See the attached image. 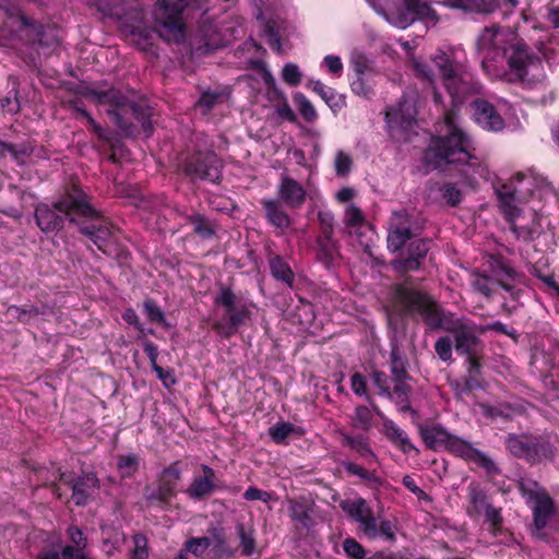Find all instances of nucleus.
Returning a JSON list of instances; mask_svg holds the SVG:
<instances>
[{"mask_svg": "<svg viewBox=\"0 0 559 559\" xmlns=\"http://www.w3.org/2000/svg\"><path fill=\"white\" fill-rule=\"evenodd\" d=\"M533 501L535 502L533 509L534 524L538 530H542L555 512L554 501L547 491L540 492Z\"/></svg>", "mask_w": 559, "mask_h": 559, "instance_id": "35", "label": "nucleus"}, {"mask_svg": "<svg viewBox=\"0 0 559 559\" xmlns=\"http://www.w3.org/2000/svg\"><path fill=\"white\" fill-rule=\"evenodd\" d=\"M521 493L528 500L536 499L540 492H545L546 489L540 487L539 484L533 479H522L519 484Z\"/></svg>", "mask_w": 559, "mask_h": 559, "instance_id": "63", "label": "nucleus"}, {"mask_svg": "<svg viewBox=\"0 0 559 559\" xmlns=\"http://www.w3.org/2000/svg\"><path fill=\"white\" fill-rule=\"evenodd\" d=\"M263 33L271 49L280 52L282 50V41L276 21L273 19L266 20L263 25Z\"/></svg>", "mask_w": 559, "mask_h": 559, "instance_id": "50", "label": "nucleus"}, {"mask_svg": "<svg viewBox=\"0 0 559 559\" xmlns=\"http://www.w3.org/2000/svg\"><path fill=\"white\" fill-rule=\"evenodd\" d=\"M372 420L373 415L369 407L365 405H358L355 407L354 414L352 416L353 427L362 431H369L372 428Z\"/></svg>", "mask_w": 559, "mask_h": 559, "instance_id": "47", "label": "nucleus"}, {"mask_svg": "<svg viewBox=\"0 0 559 559\" xmlns=\"http://www.w3.org/2000/svg\"><path fill=\"white\" fill-rule=\"evenodd\" d=\"M261 205L266 222L275 228L276 236H282L292 225V219L283 209L280 201L273 199H263Z\"/></svg>", "mask_w": 559, "mask_h": 559, "instance_id": "26", "label": "nucleus"}, {"mask_svg": "<svg viewBox=\"0 0 559 559\" xmlns=\"http://www.w3.org/2000/svg\"><path fill=\"white\" fill-rule=\"evenodd\" d=\"M474 121L488 132H501L506 121L497 108L485 98H476L471 103Z\"/></svg>", "mask_w": 559, "mask_h": 559, "instance_id": "19", "label": "nucleus"}, {"mask_svg": "<svg viewBox=\"0 0 559 559\" xmlns=\"http://www.w3.org/2000/svg\"><path fill=\"white\" fill-rule=\"evenodd\" d=\"M96 214L91 197L78 185L72 183L57 201L38 203L34 218L37 227L45 234H57L64 227L66 221L79 224L81 217Z\"/></svg>", "mask_w": 559, "mask_h": 559, "instance_id": "4", "label": "nucleus"}, {"mask_svg": "<svg viewBox=\"0 0 559 559\" xmlns=\"http://www.w3.org/2000/svg\"><path fill=\"white\" fill-rule=\"evenodd\" d=\"M428 251L429 240H413L407 247V257L395 260L393 266L399 272L417 271L420 269Z\"/></svg>", "mask_w": 559, "mask_h": 559, "instance_id": "24", "label": "nucleus"}, {"mask_svg": "<svg viewBox=\"0 0 559 559\" xmlns=\"http://www.w3.org/2000/svg\"><path fill=\"white\" fill-rule=\"evenodd\" d=\"M133 549L130 559H147L148 558V540L145 534L138 532L132 536Z\"/></svg>", "mask_w": 559, "mask_h": 559, "instance_id": "54", "label": "nucleus"}, {"mask_svg": "<svg viewBox=\"0 0 559 559\" xmlns=\"http://www.w3.org/2000/svg\"><path fill=\"white\" fill-rule=\"evenodd\" d=\"M293 99L306 121L311 122L317 118L313 105L301 92L295 93Z\"/></svg>", "mask_w": 559, "mask_h": 559, "instance_id": "55", "label": "nucleus"}, {"mask_svg": "<svg viewBox=\"0 0 559 559\" xmlns=\"http://www.w3.org/2000/svg\"><path fill=\"white\" fill-rule=\"evenodd\" d=\"M80 233L85 235L103 253L110 255L117 243L119 228L114 226L97 210L96 214L81 217L79 221Z\"/></svg>", "mask_w": 559, "mask_h": 559, "instance_id": "14", "label": "nucleus"}, {"mask_svg": "<svg viewBox=\"0 0 559 559\" xmlns=\"http://www.w3.org/2000/svg\"><path fill=\"white\" fill-rule=\"evenodd\" d=\"M200 469L202 474L194 475L189 486L183 490L192 501H205L214 492L226 488V485L216 481L215 471L211 466L201 464Z\"/></svg>", "mask_w": 559, "mask_h": 559, "instance_id": "17", "label": "nucleus"}, {"mask_svg": "<svg viewBox=\"0 0 559 559\" xmlns=\"http://www.w3.org/2000/svg\"><path fill=\"white\" fill-rule=\"evenodd\" d=\"M223 160L213 150V142L204 133H194L185 153L181 164L182 173L191 180L221 183L223 179Z\"/></svg>", "mask_w": 559, "mask_h": 559, "instance_id": "5", "label": "nucleus"}, {"mask_svg": "<svg viewBox=\"0 0 559 559\" xmlns=\"http://www.w3.org/2000/svg\"><path fill=\"white\" fill-rule=\"evenodd\" d=\"M270 271L272 276L287 284L289 287L294 286L295 274L289 264L281 255H274L270 259Z\"/></svg>", "mask_w": 559, "mask_h": 559, "instance_id": "40", "label": "nucleus"}, {"mask_svg": "<svg viewBox=\"0 0 559 559\" xmlns=\"http://www.w3.org/2000/svg\"><path fill=\"white\" fill-rule=\"evenodd\" d=\"M524 177V174L516 173L508 181H497L493 183V191L497 198V206L504 221L510 225L511 231L516 237L521 236L520 227L515 222L521 216L522 209L520 207L521 200L519 198V191L514 182H521Z\"/></svg>", "mask_w": 559, "mask_h": 559, "instance_id": "13", "label": "nucleus"}, {"mask_svg": "<svg viewBox=\"0 0 559 559\" xmlns=\"http://www.w3.org/2000/svg\"><path fill=\"white\" fill-rule=\"evenodd\" d=\"M457 110L452 107L445 110L443 121L432 135L429 145L424 151L425 165L439 171L457 169L463 175H483L485 168L475 155L471 138L456 123Z\"/></svg>", "mask_w": 559, "mask_h": 559, "instance_id": "3", "label": "nucleus"}, {"mask_svg": "<svg viewBox=\"0 0 559 559\" xmlns=\"http://www.w3.org/2000/svg\"><path fill=\"white\" fill-rule=\"evenodd\" d=\"M183 10L185 5L179 1L157 0L154 21L162 38L177 44L185 40L187 27L182 17Z\"/></svg>", "mask_w": 559, "mask_h": 559, "instance_id": "11", "label": "nucleus"}, {"mask_svg": "<svg viewBox=\"0 0 559 559\" xmlns=\"http://www.w3.org/2000/svg\"><path fill=\"white\" fill-rule=\"evenodd\" d=\"M342 466L348 476H357L372 490H379L383 486L384 480L376 471H370L354 461H343Z\"/></svg>", "mask_w": 559, "mask_h": 559, "instance_id": "30", "label": "nucleus"}, {"mask_svg": "<svg viewBox=\"0 0 559 559\" xmlns=\"http://www.w3.org/2000/svg\"><path fill=\"white\" fill-rule=\"evenodd\" d=\"M353 167V158L348 153H345L344 151H337L335 160H334V168L335 174L337 177L344 178L346 177Z\"/></svg>", "mask_w": 559, "mask_h": 559, "instance_id": "57", "label": "nucleus"}, {"mask_svg": "<svg viewBox=\"0 0 559 559\" xmlns=\"http://www.w3.org/2000/svg\"><path fill=\"white\" fill-rule=\"evenodd\" d=\"M312 91L318 94L324 103L332 109H340L344 100L337 95L334 88L324 85L321 81H311Z\"/></svg>", "mask_w": 559, "mask_h": 559, "instance_id": "44", "label": "nucleus"}, {"mask_svg": "<svg viewBox=\"0 0 559 559\" xmlns=\"http://www.w3.org/2000/svg\"><path fill=\"white\" fill-rule=\"evenodd\" d=\"M432 61L439 69L444 84L457 72L454 61L443 51L436 53Z\"/></svg>", "mask_w": 559, "mask_h": 559, "instance_id": "46", "label": "nucleus"}, {"mask_svg": "<svg viewBox=\"0 0 559 559\" xmlns=\"http://www.w3.org/2000/svg\"><path fill=\"white\" fill-rule=\"evenodd\" d=\"M343 550L352 559H365L366 550L364 546L353 537H347L343 542Z\"/></svg>", "mask_w": 559, "mask_h": 559, "instance_id": "61", "label": "nucleus"}, {"mask_svg": "<svg viewBox=\"0 0 559 559\" xmlns=\"http://www.w3.org/2000/svg\"><path fill=\"white\" fill-rule=\"evenodd\" d=\"M443 4L467 13L483 14L491 13L498 8V3L495 0H444Z\"/></svg>", "mask_w": 559, "mask_h": 559, "instance_id": "33", "label": "nucleus"}, {"mask_svg": "<svg viewBox=\"0 0 559 559\" xmlns=\"http://www.w3.org/2000/svg\"><path fill=\"white\" fill-rule=\"evenodd\" d=\"M288 503V512L292 521L296 523L298 527L310 528L313 525L312 504L304 498L290 499Z\"/></svg>", "mask_w": 559, "mask_h": 559, "instance_id": "31", "label": "nucleus"}, {"mask_svg": "<svg viewBox=\"0 0 559 559\" xmlns=\"http://www.w3.org/2000/svg\"><path fill=\"white\" fill-rule=\"evenodd\" d=\"M350 88L354 94L365 98H371L374 95L372 87L365 82L364 75H355L350 81Z\"/></svg>", "mask_w": 559, "mask_h": 559, "instance_id": "64", "label": "nucleus"}, {"mask_svg": "<svg viewBox=\"0 0 559 559\" xmlns=\"http://www.w3.org/2000/svg\"><path fill=\"white\" fill-rule=\"evenodd\" d=\"M467 498L469 507L467 508V514L469 516L480 515L483 511L490 506L486 491L481 488L477 481H471L467 486Z\"/></svg>", "mask_w": 559, "mask_h": 559, "instance_id": "36", "label": "nucleus"}, {"mask_svg": "<svg viewBox=\"0 0 559 559\" xmlns=\"http://www.w3.org/2000/svg\"><path fill=\"white\" fill-rule=\"evenodd\" d=\"M442 199L448 205L454 207L457 206L463 200L462 191L451 182L444 183L441 189Z\"/></svg>", "mask_w": 559, "mask_h": 559, "instance_id": "56", "label": "nucleus"}, {"mask_svg": "<svg viewBox=\"0 0 559 559\" xmlns=\"http://www.w3.org/2000/svg\"><path fill=\"white\" fill-rule=\"evenodd\" d=\"M143 311L151 323L163 325L164 328L169 326L164 311L153 298H146L143 301Z\"/></svg>", "mask_w": 559, "mask_h": 559, "instance_id": "49", "label": "nucleus"}, {"mask_svg": "<svg viewBox=\"0 0 559 559\" xmlns=\"http://www.w3.org/2000/svg\"><path fill=\"white\" fill-rule=\"evenodd\" d=\"M60 481L72 489V500L75 506L84 507L90 502L92 492L99 488V479L95 473H84L78 477L60 473Z\"/></svg>", "mask_w": 559, "mask_h": 559, "instance_id": "18", "label": "nucleus"}, {"mask_svg": "<svg viewBox=\"0 0 559 559\" xmlns=\"http://www.w3.org/2000/svg\"><path fill=\"white\" fill-rule=\"evenodd\" d=\"M316 260L321 263L325 269H331L340 253V241L334 240H314Z\"/></svg>", "mask_w": 559, "mask_h": 559, "instance_id": "32", "label": "nucleus"}, {"mask_svg": "<svg viewBox=\"0 0 559 559\" xmlns=\"http://www.w3.org/2000/svg\"><path fill=\"white\" fill-rule=\"evenodd\" d=\"M504 447L512 456L528 463H539L554 456L551 443L542 436L508 433Z\"/></svg>", "mask_w": 559, "mask_h": 559, "instance_id": "10", "label": "nucleus"}, {"mask_svg": "<svg viewBox=\"0 0 559 559\" xmlns=\"http://www.w3.org/2000/svg\"><path fill=\"white\" fill-rule=\"evenodd\" d=\"M187 222L192 225L193 233L203 240H207L216 236L214 224L201 213L188 215Z\"/></svg>", "mask_w": 559, "mask_h": 559, "instance_id": "41", "label": "nucleus"}, {"mask_svg": "<svg viewBox=\"0 0 559 559\" xmlns=\"http://www.w3.org/2000/svg\"><path fill=\"white\" fill-rule=\"evenodd\" d=\"M453 103H462L467 96L481 92V84L469 74L455 73L444 84Z\"/></svg>", "mask_w": 559, "mask_h": 559, "instance_id": "23", "label": "nucleus"}, {"mask_svg": "<svg viewBox=\"0 0 559 559\" xmlns=\"http://www.w3.org/2000/svg\"><path fill=\"white\" fill-rule=\"evenodd\" d=\"M390 367L394 384L407 383L409 374L405 368L404 360L396 350H392L390 355Z\"/></svg>", "mask_w": 559, "mask_h": 559, "instance_id": "48", "label": "nucleus"}, {"mask_svg": "<svg viewBox=\"0 0 559 559\" xmlns=\"http://www.w3.org/2000/svg\"><path fill=\"white\" fill-rule=\"evenodd\" d=\"M516 31V26L512 32H504L496 25L484 28L477 40L478 49L484 55L483 66L488 59L506 58L512 75L510 81L534 88L547 78L543 59L518 36Z\"/></svg>", "mask_w": 559, "mask_h": 559, "instance_id": "2", "label": "nucleus"}, {"mask_svg": "<svg viewBox=\"0 0 559 559\" xmlns=\"http://www.w3.org/2000/svg\"><path fill=\"white\" fill-rule=\"evenodd\" d=\"M116 94V100L108 103L107 114L123 135L138 136L140 133H144L146 136H151L153 133L152 107L145 103L130 100L118 88Z\"/></svg>", "mask_w": 559, "mask_h": 559, "instance_id": "6", "label": "nucleus"}, {"mask_svg": "<svg viewBox=\"0 0 559 559\" xmlns=\"http://www.w3.org/2000/svg\"><path fill=\"white\" fill-rule=\"evenodd\" d=\"M487 264L497 278L498 285L506 292L512 293L516 284L524 282L525 275L519 272L511 260L500 252L489 253L487 255Z\"/></svg>", "mask_w": 559, "mask_h": 559, "instance_id": "16", "label": "nucleus"}, {"mask_svg": "<svg viewBox=\"0 0 559 559\" xmlns=\"http://www.w3.org/2000/svg\"><path fill=\"white\" fill-rule=\"evenodd\" d=\"M301 72L297 64L288 62L283 67L282 79L286 84L297 86L301 82Z\"/></svg>", "mask_w": 559, "mask_h": 559, "instance_id": "62", "label": "nucleus"}, {"mask_svg": "<svg viewBox=\"0 0 559 559\" xmlns=\"http://www.w3.org/2000/svg\"><path fill=\"white\" fill-rule=\"evenodd\" d=\"M486 522H488L491 526L490 532L493 535H498L502 528L503 519L501 515V509L495 508L492 504L487 507L486 510L483 511Z\"/></svg>", "mask_w": 559, "mask_h": 559, "instance_id": "58", "label": "nucleus"}, {"mask_svg": "<svg viewBox=\"0 0 559 559\" xmlns=\"http://www.w3.org/2000/svg\"><path fill=\"white\" fill-rule=\"evenodd\" d=\"M445 450L468 463L476 464L485 471L487 476L495 477L501 474V468L491 457L459 436L451 433Z\"/></svg>", "mask_w": 559, "mask_h": 559, "instance_id": "15", "label": "nucleus"}, {"mask_svg": "<svg viewBox=\"0 0 559 559\" xmlns=\"http://www.w3.org/2000/svg\"><path fill=\"white\" fill-rule=\"evenodd\" d=\"M182 477L180 462L175 461L164 467L156 477L155 485L145 486L143 498L148 507L163 511L171 509V500L178 495V485Z\"/></svg>", "mask_w": 559, "mask_h": 559, "instance_id": "8", "label": "nucleus"}, {"mask_svg": "<svg viewBox=\"0 0 559 559\" xmlns=\"http://www.w3.org/2000/svg\"><path fill=\"white\" fill-rule=\"evenodd\" d=\"M277 201L287 207L298 210L306 202L307 191L296 179L283 175L277 186Z\"/></svg>", "mask_w": 559, "mask_h": 559, "instance_id": "22", "label": "nucleus"}, {"mask_svg": "<svg viewBox=\"0 0 559 559\" xmlns=\"http://www.w3.org/2000/svg\"><path fill=\"white\" fill-rule=\"evenodd\" d=\"M366 223L362 211L355 204H348L345 209L344 224L347 228H359Z\"/></svg>", "mask_w": 559, "mask_h": 559, "instance_id": "53", "label": "nucleus"}, {"mask_svg": "<svg viewBox=\"0 0 559 559\" xmlns=\"http://www.w3.org/2000/svg\"><path fill=\"white\" fill-rule=\"evenodd\" d=\"M92 5L97 9L104 17L117 19L120 15L122 0H91Z\"/></svg>", "mask_w": 559, "mask_h": 559, "instance_id": "51", "label": "nucleus"}, {"mask_svg": "<svg viewBox=\"0 0 559 559\" xmlns=\"http://www.w3.org/2000/svg\"><path fill=\"white\" fill-rule=\"evenodd\" d=\"M61 105L63 108L68 109L71 111V115L74 119L76 120H81V118L83 116H86V114L88 112L83 103L81 102L80 97L78 96H73V97H70V98H63L61 100Z\"/></svg>", "mask_w": 559, "mask_h": 559, "instance_id": "59", "label": "nucleus"}, {"mask_svg": "<svg viewBox=\"0 0 559 559\" xmlns=\"http://www.w3.org/2000/svg\"><path fill=\"white\" fill-rule=\"evenodd\" d=\"M383 437L399 451L404 454L414 452L419 454V449L412 442L408 433L389 417H383V427L381 429Z\"/></svg>", "mask_w": 559, "mask_h": 559, "instance_id": "25", "label": "nucleus"}, {"mask_svg": "<svg viewBox=\"0 0 559 559\" xmlns=\"http://www.w3.org/2000/svg\"><path fill=\"white\" fill-rule=\"evenodd\" d=\"M419 437L425 447L432 451H438L441 447L447 445L451 433L442 425H416Z\"/></svg>", "mask_w": 559, "mask_h": 559, "instance_id": "28", "label": "nucleus"}, {"mask_svg": "<svg viewBox=\"0 0 559 559\" xmlns=\"http://www.w3.org/2000/svg\"><path fill=\"white\" fill-rule=\"evenodd\" d=\"M412 393V386L408 383L394 384L391 390V395L386 396L392 400L400 413H406V409H411L409 395Z\"/></svg>", "mask_w": 559, "mask_h": 559, "instance_id": "45", "label": "nucleus"}, {"mask_svg": "<svg viewBox=\"0 0 559 559\" xmlns=\"http://www.w3.org/2000/svg\"><path fill=\"white\" fill-rule=\"evenodd\" d=\"M392 307L401 316L423 322L426 331H447L453 335L454 348L460 356L484 350L480 335L484 328L466 318H456L447 311L429 293L399 283L392 289Z\"/></svg>", "mask_w": 559, "mask_h": 559, "instance_id": "1", "label": "nucleus"}, {"mask_svg": "<svg viewBox=\"0 0 559 559\" xmlns=\"http://www.w3.org/2000/svg\"><path fill=\"white\" fill-rule=\"evenodd\" d=\"M116 90L114 86L103 88L100 84L93 85L87 82L68 88L74 96L90 99L96 105H108L109 102L116 100Z\"/></svg>", "mask_w": 559, "mask_h": 559, "instance_id": "27", "label": "nucleus"}, {"mask_svg": "<svg viewBox=\"0 0 559 559\" xmlns=\"http://www.w3.org/2000/svg\"><path fill=\"white\" fill-rule=\"evenodd\" d=\"M145 11L140 4L135 5H121L120 15L117 16V21L121 28L126 32H130L133 28L145 22Z\"/></svg>", "mask_w": 559, "mask_h": 559, "instance_id": "34", "label": "nucleus"}, {"mask_svg": "<svg viewBox=\"0 0 559 559\" xmlns=\"http://www.w3.org/2000/svg\"><path fill=\"white\" fill-rule=\"evenodd\" d=\"M290 435H300V429L289 421L280 420L269 428V436L275 444H286Z\"/></svg>", "mask_w": 559, "mask_h": 559, "instance_id": "43", "label": "nucleus"}, {"mask_svg": "<svg viewBox=\"0 0 559 559\" xmlns=\"http://www.w3.org/2000/svg\"><path fill=\"white\" fill-rule=\"evenodd\" d=\"M416 21L437 23L439 16L430 4L423 0H403L400 9L397 26L405 28Z\"/></svg>", "mask_w": 559, "mask_h": 559, "instance_id": "20", "label": "nucleus"}, {"mask_svg": "<svg viewBox=\"0 0 559 559\" xmlns=\"http://www.w3.org/2000/svg\"><path fill=\"white\" fill-rule=\"evenodd\" d=\"M385 121L390 129H402L409 130L414 122L415 118L411 114H405L401 107H392L385 111Z\"/></svg>", "mask_w": 559, "mask_h": 559, "instance_id": "42", "label": "nucleus"}, {"mask_svg": "<svg viewBox=\"0 0 559 559\" xmlns=\"http://www.w3.org/2000/svg\"><path fill=\"white\" fill-rule=\"evenodd\" d=\"M414 234L409 226L405 224H399L392 227L388 234V248L392 252H397L403 249L405 243L413 239Z\"/></svg>", "mask_w": 559, "mask_h": 559, "instance_id": "39", "label": "nucleus"}, {"mask_svg": "<svg viewBox=\"0 0 559 559\" xmlns=\"http://www.w3.org/2000/svg\"><path fill=\"white\" fill-rule=\"evenodd\" d=\"M435 352L442 361L452 360V341L450 336L444 335L439 337L435 343Z\"/></svg>", "mask_w": 559, "mask_h": 559, "instance_id": "60", "label": "nucleus"}, {"mask_svg": "<svg viewBox=\"0 0 559 559\" xmlns=\"http://www.w3.org/2000/svg\"><path fill=\"white\" fill-rule=\"evenodd\" d=\"M8 313L12 317L16 318L21 323H28L32 319L38 317L43 312L36 306H10L8 308Z\"/></svg>", "mask_w": 559, "mask_h": 559, "instance_id": "52", "label": "nucleus"}, {"mask_svg": "<svg viewBox=\"0 0 559 559\" xmlns=\"http://www.w3.org/2000/svg\"><path fill=\"white\" fill-rule=\"evenodd\" d=\"M209 536L191 537L183 544V550L197 559H224L234 557L222 527L212 526Z\"/></svg>", "mask_w": 559, "mask_h": 559, "instance_id": "12", "label": "nucleus"}, {"mask_svg": "<svg viewBox=\"0 0 559 559\" xmlns=\"http://www.w3.org/2000/svg\"><path fill=\"white\" fill-rule=\"evenodd\" d=\"M237 536L239 538L240 554L245 557H250L254 554L257 547L255 530L252 525L245 523H237Z\"/></svg>", "mask_w": 559, "mask_h": 559, "instance_id": "38", "label": "nucleus"}, {"mask_svg": "<svg viewBox=\"0 0 559 559\" xmlns=\"http://www.w3.org/2000/svg\"><path fill=\"white\" fill-rule=\"evenodd\" d=\"M338 435L340 443L343 448L349 449L368 465L378 463V456L371 448L369 436L350 433L344 430H340Z\"/></svg>", "mask_w": 559, "mask_h": 559, "instance_id": "21", "label": "nucleus"}, {"mask_svg": "<svg viewBox=\"0 0 559 559\" xmlns=\"http://www.w3.org/2000/svg\"><path fill=\"white\" fill-rule=\"evenodd\" d=\"M141 456L136 453L118 454L116 456V468L121 480L130 479L140 469Z\"/></svg>", "mask_w": 559, "mask_h": 559, "instance_id": "37", "label": "nucleus"}, {"mask_svg": "<svg viewBox=\"0 0 559 559\" xmlns=\"http://www.w3.org/2000/svg\"><path fill=\"white\" fill-rule=\"evenodd\" d=\"M343 510L355 522L359 523L360 530L370 539L383 538L386 542L394 543L396 540L395 526L390 520L378 521L368 506L366 499L359 497L343 506Z\"/></svg>", "mask_w": 559, "mask_h": 559, "instance_id": "9", "label": "nucleus"}, {"mask_svg": "<svg viewBox=\"0 0 559 559\" xmlns=\"http://www.w3.org/2000/svg\"><path fill=\"white\" fill-rule=\"evenodd\" d=\"M19 21L21 24L20 31L25 34L31 45L49 47L55 41V39L47 38L46 28L43 24L24 14L20 15Z\"/></svg>", "mask_w": 559, "mask_h": 559, "instance_id": "29", "label": "nucleus"}, {"mask_svg": "<svg viewBox=\"0 0 559 559\" xmlns=\"http://www.w3.org/2000/svg\"><path fill=\"white\" fill-rule=\"evenodd\" d=\"M213 302L224 309L222 318L212 323V330L223 340H229L251 321L250 304L239 298L229 285L217 284Z\"/></svg>", "mask_w": 559, "mask_h": 559, "instance_id": "7", "label": "nucleus"}]
</instances>
